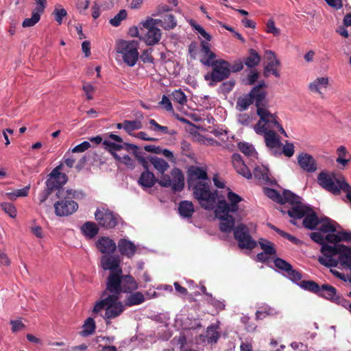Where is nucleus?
Wrapping results in <instances>:
<instances>
[{"label": "nucleus", "mask_w": 351, "mask_h": 351, "mask_svg": "<svg viewBox=\"0 0 351 351\" xmlns=\"http://www.w3.org/2000/svg\"><path fill=\"white\" fill-rule=\"evenodd\" d=\"M121 260L119 256L111 254L103 255L101 258V266L104 270H109V275L106 280V289L103 292V296L107 291H121V287L125 290L130 289V287L138 286L134 278L130 274H123L120 265Z\"/></svg>", "instance_id": "f257e3e1"}, {"label": "nucleus", "mask_w": 351, "mask_h": 351, "mask_svg": "<svg viewBox=\"0 0 351 351\" xmlns=\"http://www.w3.org/2000/svg\"><path fill=\"white\" fill-rule=\"evenodd\" d=\"M324 256L318 258L319 263L326 267L351 269V248L345 245H324L321 250Z\"/></svg>", "instance_id": "f03ea898"}, {"label": "nucleus", "mask_w": 351, "mask_h": 351, "mask_svg": "<svg viewBox=\"0 0 351 351\" xmlns=\"http://www.w3.org/2000/svg\"><path fill=\"white\" fill-rule=\"evenodd\" d=\"M302 197L299 196V199H296L292 206L289 208L284 206L280 208V210L283 214H288L291 218L290 223L296 225L295 219L304 218L302 225L308 230H314L320 223L317 213L313 208L302 202Z\"/></svg>", "instance_id": "7ed1b4c3"}, {"label": "nucleus", "mask_w": 351, "mask_h": 351, "mask_svg": "<svg viewBox=\"0 0 351 351\" xmlns=\"http://www.w3.org/2000/svg\"><path fill=\"white\" fill-rule=\"evenodd\" d=\"M58 198L62 199L56 202L53 206L55 213L57 216L63 217L72 215L75 213L77 208L78 204L72 198H75L78 196V192L72 189L59 190L56 193Z\"/></svg>", "instance_id": "20e7f679"}, {"label": "nucleus", "mask_w": 351, "mask_h": 351, "mask_svg": "<svg viewBox=\"0 0 351 351\" xmlns=\"http://www.w3.org/2000/svg\"><path fill=\"white\" fill-rule=\"evenodd\" d=\"M193 192V195L197 199L202 208L211 210L215 207L217 198V191H211L210 185L206 182H199L193 186H189Z\"/></svg>", "instance_id": "39448f33"}, {"label": "nucleus", "mask_w": 351, "mask_h": 351, "mask_svg": "<svg viewBox=\"0 0 351 351\" xmlns=\"http://www.w3.org/2000/svg\"><path fill=\"white\" fill-rule=\"evenodd\" d=\"M205 65L213 67L212 71L204 76L206 80L210 81L209 85L211 86L228 78L230 75V63L225 60L217 59L213 62L206 61Z\"/></svg>", "instance_id": "423d86ee"}, {"label": "nucleus", "mask_w": 351, "mask_h": 351, "mask_svg": "<svg viewBox=\"0 0 351 351\" xmlns=\"http://www.w3.org/2000/svg\"><path fill=\"white\" fill-rule=\"evenodd\" d=\"M317 182L324 189L334 195H339L344 189V184L348 183L341 175L337 176L334 173L324 171L317 176Z\"/></svg>", "instance_id": "0eeeda50"}, {"label": "nucleus", "mask_w": 351, "mask_h": 351, "mask_svg": "<svg viewBox=\"0 0 351 351\" xmlns=\"http://www.w3.org/2000/svg\"><path fill=\"white\" fill-rule=\"evenodd\" d=\"M121 290L118 291H108L110 293V298H112V300L111 302H108L109 304L107 306V309L104 316V319H112L120 316L125 311L124 304L119 301L120 294L121 293H131L132 291H134L138 289V286L130 287V289L129 290H125L122 287H121Z\"/></svg>", "instance_id": "6e6552de"}, {"label": "nucleus", "mask_w": 351, "mask_h": 351, "mask_svg": "<svg viewBox=\"0 0 351 351\" xmlns=\"http://www.w3.org/2000/svg\"><path fill=\"white\" fill-rule=\"evenodd\" d=\"M137 41L119 40L117 44V52L122 55L123 62L129 66H134L138 58Z\"/></svg>", "instance_id": "1a4fd4ad"}, {"label": "nucleus", "mask_w": 351, "mask_h": 351, "mask_svg": "<svg viewBox=\"0 0 351 351\" xmlns=\"http://www.w3.org/2000/svg\"><path fill=\"white\" fill-rule=\"evenodd\" d=\"M256 113L260 117L259 121L254 126L256 134L276 128L278 123V117L276 114L271 113L265 106H256Z\"/></svg>", "instance_id": "9d476101"}, {"label": "nucleus", "mask_w": 351, "mask_h": 351, "mask_svg": "<svg viewBox=\"0 0 351 351\" xmlns=\"http://www.w3.org/2000/svg\"><path fill=\"white\" fill-rule=\"evenodd\" d=\"M159 184L163 187H171L176 192L181 191L184 186V177L182 171L178 168H173L171 171V176L169 175L161 176L158 181Z\"/></svg>", "instance_id": "9b49d317"}, {"label": "nucleus", "mask_w": 351, "mask_h": 351, "mask_svg": "<svg viewBox=\"0 0 351 351\" xmlns=\"http://www.w3.org/2000/svg\"><path fill=\"white\" fill-rule=\"evenodd\" d=\"M160 21L158 19L148 17L145 21L141 23L143 27L147 29L145 36V42L147 45L152 46L157 44L161 39V31L156 27Z\"/></svg>", "instance_id": "f8f14e48"}, {"label": "nucleus", "mask_w": 351, "mask_h": 351, "mask_svg": "<svg viewBox=\"0 0 351 351\" xmlns=\"http://www.w3.org/2000/svg\"><path fill=\"white\" fill-rule=\"evenodd\" d=\"M234 237L238 241L241 249L252 250L256 246V242L252 239L247 226L240 223L234 229Z\"/></svg>", "instance_id": "ddd939ff"}, {"label": "nucleus", "mask_w": 351, "mask_h": 351, "mask_svg": "<svg viewBox=\"0 0 351 351\" xmlns=\"http://www.w3.org/2000/svg\"><path fill=\"white\" fill-rule=\"evenodd\" d=\"M95 217L99 225L106 229L114 228L121 219L119 215L105 208H97L95 213Z\"/></svg>", "instance_id": "4468645a"}, {"label": "nucleus", "mask_w": 351, "mask_h": 351, "mask_svg": "<svg viewBox=\"0 0 351 351\" xmlns=\"http://www.w3.org/2000/svg\"><path fill=\"white\" fill-rule=\"evenodd\" d=\"M265 194L274 202L280 204L288 203L292 206L299 196L289 190H284L282 194H280L276 190L270 188L265 189Z\"/></svg>", "instance_id": "2eb2a0df"}, {"label": "nucleus", "mask_w": 351, "mask_h": 351, "mask_svg": "<svg viewBox=\"0 0 351 351\" xmlns=\"http://www.w3.org/2000/svg\"><path fill=\"white\" fill-rule=\"evenodd\" d=\"M227 197L230 204H229L225 199L219 200L216 206L218 212H237L239 209L238 204L241 202L243 199L239 195L231 191L228 193Z\"/></svg>", "instance_id": "dca6fc26"}, {"label": "nucleus", "mask_w": 351, "mask_h": 351, "mask_svg": "<svg viewBox=\"0 0 351 351\" xmlns=\"http://www.w3.org/2000/svg\"><path fill=\"white\" fill-rule=\"evenodd\" d=\"M187 177L189 186H193L199 182H206L208 180L206 171L202 168L196 166H191L189 168Z\"/></svg>", "instance_id": "f3484780"}, {"label": "nucleus", "mask_w": 351, "mask_h": 351, "mask_svg": "<svg viewBox=\"0 0 351 351\" xmlns=\"http://www.w3.org/2000/svg\"><path fill=\"white\" fill-rule=\"evenodd\" d=\"M229 213L226 211L218 212L217 206L215 210L216 217L221 220L219 228L223 232L229 233L234 229L235 220L233 216L229 215Z\"/></svg>", "instance_id": "a211bd4d"}, {"label": "nucleus", "mask_w": 351, "mask_h": 351, "mask_svg": "<svg viewBox=\"0 0 351 351\" xmlns=\"http://www.w3.org/2000/svg\"><path fill=\"white\" fill-rule=\"evenodd\" d=\"M232 162L237 172L247 179H251L252 174L245 164L239 154H234L232 156Z\"/></svg>", "instance_id": "6ab92c4d"}, {"label": "nucleus", "mask_w": 351, "mask_h": 351, "mask_svg": "<svg viewBox=\"0 0 351 351\" xmlns=\"http://www.w3.org/2000/svg\"><path fill=\"white\" fill-rule=\"evenodd\" d=\"M300 167L306 172L312 173L317 170L315 160L308 154L302 153L298 156Z\"/></svg>", "instance_id": "aec40b11"}, {"label": "nucleus", "mask_w": 351, "mask_h": 351, "mask_svg": "<svg viewBox=\"0 0 351 351\" xmlns=\"http://www.w3.org/2000/svg\"><path fill=\"white\" fill-rule=\"evenodd\" d=\"M97 247L101 253L105 254H113L117 248L115 242L107 237H101L96 243Z\"/></svg>", "instance_id": "412c9836"}, {"label": "nucleus", "mask_w": 351, "mask_h": 351, "mask_svg": "<svg viewBox=\"0 0 351 351\" xmlns=\"http://www.w3.org/2000/svg\"><path fill=\"white\" fill-rule=\"evenodd\" d=\"M253 176L260 184H273V181L269 176V170L264 166L255 167Z\"/></svg>", "instance_id": "4be33fe9"}, {"label": "nucleus", "mask_w": 351, "mask_h": 351, "mask_svg": "<svg viewBox=\"0 0 351 351\" xmlns=\"http://www.w3.org/2000/svg\"><path fill=\"white\" fill-rule=\"evenodd\" d=\"M118 250L121 255L131 258L136 251L135 245L125 239H121L118 242Z\"/></svg>", "instance_id": "5701e85b"}, {"label": "nucleus", "mask_w": 351, "mask_h": 351, "mask_svg": "<svg viewBox=\"0 0 351 351\" xmlns=\"http://www.w3.org/2000/svg\"><path fill=\"white\" fill-rule=\"evenodd\" d=\"M254 101H255V105L256 106V96L250 91L248 94L237 99L236 108L240 112L244 111L247 110Z\"/></svg>", "instance_id": "b1692460"}, {"label": "nucleus", "mask_w": 351, "mask_h": 351, "mask_svg": "<svg viewBox=\"0 0 351 351\" xmlns=\"http://www.w3.org/2000/svg\"><path fill=\"white\" fill-rule=\"evenodd\" d=\"M258 134L263 135L265 145L267 147L274 149L276 147H281L282 143L274 130H266L264 132H261Z\"/></svg>", "instance_id": "393cba45"}, {"label": "nucleus", "mask_w": 351, "mask_h": 351, "mask_svg": "<svg viewBox=\"0 0 351 351\" xmlns=\"http://www.w3.org/2000/svg\"><path fill=\"white\" fill-rule=\"evenodd\" d=\"M157 182V180L154 176V174L148 171V169H145L138 180V183L143 188H151L152 187L155 183Z\"/></svg>", "instance_id": "a878e982"}, {"label": "nucleus", "mask_w": 351, "mask_h": 351, "mask_svg": "<svg viewBox=\"0 0 351 351\" xmlns=\"http://www.w3.org/2000/svg\"><path fill=\"white\" fill-rule=\"evenodd\" d=\"M178 213L183 218L189 219L195 213L194 205L192 202L183 200L178 204Z\"/></svg>", "instance_id": "bb28decb"}, {"label": "nucleus", "mask_w": 351, "mask_h": 351, "mask_svg": "<svg viewBox=\"0 0 351 351\" xmlns=\"http://www.w3.org/2000/svg\"><path fill=\"white\" fill-rule=\"evenodd\" d=\"M265 87V82L261 81L258 85L253 87L251 90V91L256 96V106H266V92L263 90Z\"/></svg>", "instance_id": "cd10ccee"}, {"label": "nucleus", "mask_w": 351, "mask_h": 351, "mask_svg": "<svg viewBox=\"0 0 351 351\" xmlns=\"http://www.w3.org/2000/svg\"><path fill=\"white\" fill-rule=\"evenodd\" d=\"M338 295L337 290L335 287L328 284H324L321 286V291L319 293V296L335 302V299L337 298Z\"/></svg>", "instance_id": "c85d7f7f"}, {"label": "nucleus", "mask_w": 351, "mask_h": 351, "mask_svg": "<svg viewBox=\"0 0 351 351\" xmlns=\"http://www.w3.org/2000/svg\"><path fill=\"white\" fill-rule=\"evenodd\" d=\"M248 53V56L244 58L243 63L247 67L252 69L258 65L261 57L254 49H250Z\"/></svg>", "instance_id": "c756f323"}, {"label": "nucleus", "mask_w": 351, "mask_h": 351, "mask_svg": "<svg viewBox=\"0 0 351 351\" xmlns=\"http://www.w3.org/2000/svg\"><path fill=\"white\" fill-rule=\"evenodd\" d=\"M200 46V51L203 54V58L201 59V62L205 65V62L206 61L213 62L216 58V54L210 51V44L206 41L202 40Z\"/></svg>", "instance_id": "7c9ffc66"}, {"label": "nucleus", "mask_w": 351, "mask_h": 351, "mask_svg": "<svg viewBox=\"0 0 351 351\" xmlns=\"http://www.w3.org/2000/svg\"><path fill=\"white\" fill-rule=\"evenodd\" d=\"M328 85V78L325 77H317L308 85V88L311 92L318 93L323 97V93L321 92L322 88H326Z\"/></svg>", "instance_id": "2f4dec72"}, {"label": "nucleus", "mask_w": 351, "mask_h": 351, "mask_svg": "<svg viewBox=\"0 0 351 351\" xmlns=\"http://www.w3.org/2000/svg\"><path fill=\"white\" fill-rule=\"evenodd\" d=\"M132 292L130 293V294L125 298L124 301L125 306L130 307L141 304L145 302V296L141 292Z\"/></svg>", "instance_id": "473e14b6"}, {"label": "nucleus", "mask_w": 351, "mask_h": 351, "mask_svg": "<svg viewBox=\"0 0 351 351\" xmlns=\"http://www.w3.org/2000/svg\"><path fill=\"white\" fill-rule=\"evenodd\" d=\"M83 234L88 239L94 238L99 232L96 223L92 221L85 222L80 228Z\"/></svg>", "instance_id": "72a5a7b5"}, {"label": "nucleus", "mask_w": 351, "mask_h": 351, "mask_svg": "<svg viewBox=\"0 0 351 351\" xmlns=\"http://www.w3.org/2000/svg\"><path fill=\"white\" fill-rule=\"evenodd\" d=\"M149 161L153 165L155 169L157 170L161 176L165 175V172L169 168V165L167 162L157 156L149 157Z\"/></svg>", "instance_id": "f704fd0d"}, {"label": "nucleus", "mask_w": 351, "mask_h": 351, "mask_svg": "<svg viewBox=\"0 0 351 351\" xmlns=\"http://www.w3.org/2000/svg\"><path fill=\"white\" fill-rule=\"evenodd\" d=\"M159 25H160L165 30H171L174 29L177 25V22L175 16L171 14H166L164 16L163 19H159Z\"/></svg>", "instance_id": "c9c22d12"}, {"label": "nucleus", "mask_w": 351, "mask_h": 351, "mask_svg": "<svg viewBox=\"0 0 351 351\" xmlns=\"http://www.w3.org/2000/svg\"><path fill=\"white\" fill-rule=\"evenodd\" d=\"M49 176V178L46 181V188L48 189V190L51 192L54 191H57V192H58L59 190H64L62 189V186L66 182H62L60 178H55L51 176Z\"/></svg>", "instance_id": "e433bc0d"}, {"label": "nucleus", "mask_w": 351, "mask_h": 351, "mask_svg": "<svg viewBox=\"0 0 351 351\" xmlns=\"http://www.w3.org/2000/svg\"><path fill=\"white\" fill-rule=\"evenodd\" d=\"M299 286L304 290L308 291L319 295L321 287L313 280H302L298 283Z\"/></svg>", "instance_id": "4c0bfd02"}, {"label": "nucleus", "mask_w": 351, "mask_h": 351, "mask_svg": "<svg viewBox=\"0 0 351 351\" xmlns=\"http://www.w3.org/2000/svg\"><path fill=\"white\" fill-rule=\"evenodd\" d=\"M107 293L103 296V293L101 294V298H103L99 301H97L93 309V314H97L99 313L101 311L105 309L106 311L107 306L109 304V302H111L112 298H110V294H108L106 297Z\"/></svg>", "instance_id": "58836bf2"}, {"label": "nucleus", "mask_w": 351, "mask_h": 351, "mask_svg": "<svg viewBox=\"0 0 351 351\" xmlns=\"http://www.w3.org/2000/svg\"><path fill=\"white\" fill-rule=\"evenodd\" d=\"M95 328L96 326L94 319L92 317H88L86 319L83 325V330L80 334L83 337L90 335L95 332Z\"/></svg>", "instance_id": "ea45409f"}, {"label": "nucleus", "mask_w": 351, "mask_h": 351, "mask_svg": "<svg viewBox=\"0 0 351 351\" xmlns=\"http://www.w3.org/2000/svg\"><path fill=\"white\" fill-rule=\"evenodd\" d=\"M103 144L106 146V149H108V152L113 156V157L114 158L121 161V158L119 157L115 153V151H119L121 149H123V143L122 144H117V143L111 142L110 141L105 140L103 142Z\"/></svg>", "instance_id": "a19ab883"}, {"label": "nucleus", "mask_w": 351, "mask_h": 351, "mask_svg": "<svg viewBox=\"0 0 351 351\" xmlns=\"http://www.w3.org/2000/svg\"><path fill=\"white\" fill-rule=\"evenodd\" d=\"M143 124L141 121L136 119L133 121L125 120V131L130 135L134 130L141 129Z\"/></svg>", "instance_id": "79ce46f5"}, {"label": "nucleus", "mask_w": 351, "mask_h": 351, "mask_svg": "<svg viewBox=\"0 0 351 351\" xmlns=\"http://www.w3.org/2000/svg\"><path fill=\"white\" fill-rule=\"evenodd\" d=\"M280 62L278 59L269 61L265 66V73L266 72L271 73L276 77H280V73L278 67L280 66Z\"/></svg>", "instance_id": "37998d69"}, {"label": "nucleus", "mask_w": 351, "mask_h": 351, "mask_svg": "<svg viewBox=\"0 0 351 351\" xmlns=\"http://www.w3.org/2000/svg\"><path fill=\"white\" fill-rule=\"evenodd\" d=\"M259 244L261 245V249L263 250V252L267 254L269 256L275 255L276 253V250L274 248V244L267 240L261 239L259 241Z\"/></svg>", "instance_id": "c03bdc74"}, {"label": "nucleus", "mask_w": 351, "mask_h": 351, "mask_svg": "<svg viewBox=\"0 0 351 351\" xmlns=\"http://www.w3.org/2000/svg\"><path fill=\"white\" fill-rule=\"evenodd\" d=\"M171 96L172 99L180 105H184L187 101L186 96L181 89L173 91Z\"/></svg>", "instance_id": "a18cd8bd"}, {"label": "nucleus", "mask_w": 351, "mask_h": 351, "mask_svg": "<svg viewBox=\"0 0 351 351\" xmlns=\"http://www.w3.org/2000/svg\"><path fill=\"white\" fill-rule=\"evenodd\" d=\"M29 185L23 189H17L14 192L7 193L6 195L10 199H15L18 197H26L28 195L29 190Z\"/></svg>", "instance_id": "49530a36"}, {"label": "nucleus", "mask_w": 351, "mask_h": 351, "mask_svg": "<svg viewBox=\"0 0 351 351\" xmlns=\"http://www.w3.org/2000/svg\"><path fill=\"white\" fill-rule=\"evenodd\" d=\"M40 19V14L38 12L33 11L31 18L25 19L22 23L23 27H29L34 26Z\"/></svg>", "instance_id": "de8ad7c7"}, {"label": "nucleus", "mask_w": 351, "mask_h": 351, "mask_svg": "<svg viewBox=\"0 0 351 351\" xmlns=\"http://www.w3.org/2000/svg\"><path fill=\"white\" fill-rule=\"evenodd\" d=\"M274 263L276 267L278 269L286 271L287 273L291 270L292 265L280 258H276L274 261Z\"/></svg>", "instance_id": "09e8293b"}, {"label": "nucleus", "mask_w": 351, "mask_h": 351, "mask_svg": "<svg viewBox=\"0 0 351 351\" xmlns=\"http://www.w3.org/2000/svg\"><path fill=\"white\" fill-rule=\"evenodd\" d=\"M127 12L125 10H121L119 13L110 20V23L114 27L120 25L121 21L126 19Z\"/></svg>", "instance_id": "8fccbe9b"}, {"label": "nucleus", "mask_w": 351, "mask_h": 351, "mask_svg": "<svg viewBox=\"0 0 351 351\" xmlns=\"http://www.w3.org/2000/svg\"><path fill=\"white\" fill-rule=\"evenodd\" d=\"M132 154L145 169H149V161L143 156V152L138 147V149L135 150Z\"/></svg>", "instance_id": "3c124183"}, {"label": "nucleus", "mask_w": 351, "mask_h": 351, "mask_svg": "<svg viewBox=\"0 0 351 351\" xmlns=\"http://www.w3.org/2000/svg\"><path fill=\"white\" fill-rule=\"evenodd\" d=\"M239 150L247 156H253L255 154L254 147L247 143H239L238 144Z\"/></svg>", "instance_id": "603ef678"}, {"label": "nucleus", "mask_w": 351, "mask_h": 351, "mask_svg": "<svg viewBox=\"0 0 351 351\" xmlns=\"http://www.w3.org/2000/svg\"><path fill=\"white\" fill-rule=\"evenodd\" d=\"M265 31L268 34H272L274 36H278L280 34V29L276 27L274 21L272 19L267 21Z\"/></svg>", "instance_id": "864d4df0"}, {"label": "nucleus", "mask_w": 351, "mask_h": 351, "mask_svg": "<svg viewBox=\"0 0 351 351\" xmlns=\"http://www.w3.org/2000/svg\"><path fill=\"white\" fill-rule=\"evenodd\" d=\"M0 206L10 217L14 218L16 216V210L12 204L4 202L0 204Z\"/></svg>", "instance_id": "5fc2aeb1"}, {"label": "nucleus", "mask_w": 351, "mask_h": 351, "mask_svg": "<svg viewBox=\"0 0 351 351\" xmlns=\"http://www.w3.org/2000/svg\"><path fill=\"white\" fill-rule=\"evenodd\" d=\"M311 239L315 243L322 245L321 249L324 245H329L326 243V239L324 236L319 232H313L310 234Z\"/></svg>", "instance_id": "6e6d98bb"}, {"label": "nucleus", "mask_w": 351, "mask_h": 351, "mask_svg": "<svg viewBox=\"0 0 351 351\" xmlns=\"http://www.w3.org/2000/svg\"><path fill=\"white\" fill-rule=\"evenodd\" d=\"M206 333L209 343H216L217 341L219 335L213 326L208 327Z\"/></svg>", "instance_id": "4d7b16f0"}, {"label": "nucleus", "mask_w": 351, "mask_h": 351, "mask_svg": "<svg viewBox=\"0 0 351 351\" xmlns=\"http://www.w3.org/2000/svg\"><path fill=\"white\" fill-rule=\"evenodd\" d=\"M53 15L55 16L56 21L60 25L62 23L63 18L67 15V12L64 8H56L53 12Z\"/></svg>", "instance_id": "13d9d810"}, {"label": "nucleus", "mask_w": 351, "mask_h": 351, "mask_svg": "<svg viewBox=\"0 0 351 351\" xmlns=\"http://www.w3.org/2000/svg\"><path fill=\"white\" fill-rule=\"evenodd\" d=\"M62 169V165H60L55 167L52 171L50 173L49 176H53L55 178H60L62 182H67V176L65 173H62L60 172Z\"/></svg>", "instance_id": "bf43d9fd"}, {"label": "nucleus", "mask_w": 351, "mask_h": 351, "mask_svg": "<svg viewBox=\"0 0 351 351\" xmlns=\"http://www.w3.org/2000/svg\"><path fill=\"white\" fill-rule=\"evenodd\" d=\"M272 315V310L270 307H263L261 310L256 312V319H263L267 316Z\"/></svg>", "instance_id": "052dcab7"}, {"label": "nucleus", "mask_w": 351, "mask_h": 351, "mask_svg": "<svg viewBox=\"0 0 351 351\" xmlns=\"http://www.w3.org/2000/svg\"><path fill=\"white\" fill-rule=\"evenodd\" d=\"M152 48H149L143 51L140 58L144 63H154V58L152 56Z\"/></svg>", "instance_id": "680f3d73"}, {"label": "nucleus", "mask_w": 351, "mask_h": 351, "mask_svg": "<svg viewBox=\"0 0 351 351\" xmlns=\"http://www.w3.org/2000/svg\"><path fill=\"white\" fill-rule=\"evenodd\" d=\"M289 278L293 282H298L302 279V273L298 270H295L291 267V270L287 273Z\"/></svg>", "instance_id": "e2e57ef3"}, {"label": "nucleus", "mask_w": 351, "mask_h": 351, "mask_svg": "<svg viewBox=\"0 0 351 351\" xmlns=\"http://www.w3.org/2000/svg\"><path fill=\"white\" fill-rule=\"evenodd\" d=\"M158 104L168 112L173 111L172 104L170 99L165 95H162V100L158 103Z\"/></svg>", "instance_id": "0e129e2a"}, {"label": "nucleus", "mask_w": 351, "mask_h": 351, "mask_svg": "<svg viewBox=\"0 0 351 351\" xmlns=\"http://www.w3.org/2000/svg\"><path fill=\"white\" fill-rule=\"evenodd\" d=\"M10 324L12 326L11 330L13 333H16L25 328V325L21 320H10Z\"/></svg>", "instance_id": "69168bd1"}, {"label": "nucleus", "mask_w": 351, "mask_h": 351, "mask_svg": "<svg viewBox=\"0 0 351 351\" xmlns=\"http://www.w3.org/2000/svg\"><path fill=\"white\" fill-rule=\"evenodd\" d=\"M282 152L287 157H291L294 154V145L291 143L286 141V144L282 147Z\"/></svg>", "instance_id": "338daca9"}, {"label": "nucleus", "mask_w": 351, "mask_h": 351, "mask_svg": "<svg viewBox=\"0 0 351 351\" xmlns=\"http://www.w3.org/2000/svg\"><path fill=\"white\" fill-rule=\"evenodd\" d=\"M238 122L243 125H249L252 121V117L249 114L243 113L239 114L237 117Z\"/></svg>", "instance_id": "774afa93"}]
</instances>
